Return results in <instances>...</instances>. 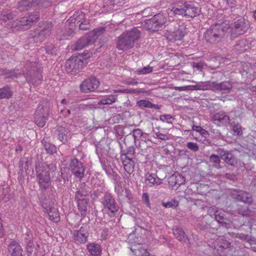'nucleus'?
Wrapping results in <instances>:
<instances>
[{"label":"nucleus","mask_w":256,"mask_h":256,"mask_svg":"<svg viewBox=\"0 0 256 256\" xmlns=\"http://www.w3.org/2000/svg\"><path fill=\"white\" fill-rule=\"evenodd\" d=\"M154 134L156 136V138L161 140H167L168 139V136L166 134H163L159 132H156L154 129H153Z\"/></svg>","instance_id":"obj_56"},{"label":"nucleus","mask_w":256,"mask_h":256,"mask_svg":"<svg viewBox=\"0 0 256 256\" xmlns=\"http://www.w3.org/2000/svg\"><path fill=\"white\" fill-rule=\"evenodd\" d=\"M34 244L32 243V244H26V250L28 254V256H30L34 251Z\"/></svg>","instance_id":"obj_60"},{"label":"nucleus","mask_w":256,"mask_h":256,"mask_svg":"<svg viewBox=\"0 0 256 256\" xmlns=\"http://www.w3.org/2000/svg\"><path fill=\"white\" fill-rule=\"evenodd\" d=\"M142 201L146 204V206L150 207V203L149 201V196L148 193L144 192L142 195Z\"/></svg>","instance_id":"obj_59"},{"label":"nucleus","mask_w":256,"mask_h":256,"mask_svg":"<svg viewBox=\"0 0 256 256\" xmlns=\"http://www.w3.org/2000/svg\"><path fill=\"white\" fill-rule=\"evenodd\" d=\"M16 14L10 10H4L2 12L0 19L4 22L14 19Z\"/></svg>","instance_id":"obj_40"},{"label":"nucleus","mask_w":256,"mask_h":256,"mask_svg":"<svg viewBox=\"0 0 256 256\" xmlns=\"http://www.w3.org/2000/svg\"><path fill=\"white\" fill-rule=\"evenodd\" d=\"M114 93L129 94V89L124 88V89L114 90Z\"/></svg>","instance_id":"obj_64"},{"label":"nucleus","mask_w":256,"mask_h":256,"mask_svg":"<svg viewBox=\"0 0 256 256\" xmlns=\"http://www.w3.org/2000/svg\"><path fill=\"white\" fill-rule=\"evenodd\" d=\"M40 16L37 12L27 14L20 20H16L12 22V28H17L18 30H27L30 29L34 22H38Z\"/></svg>","instance_id":"obj_6"},{"label":"nucleus","mask_w":256,"mask_h":256,"mask_svg":"<svg viewBox=\"0 0 256 256\" xmlns=\"http://www.w3.org/2000/svg\"><path fill=\"white\" fill-rule=\"evenodd\" d=\"M230 28V26L227 22H216L206 29L204 38L210 44H218L225 39Z\"/></svg>","instance_id":"obj_2"},{"label":"nucleus","mask_w":256,"mask_h":256,"mask_svg":"<svg viewBox=\"0 0 256 256\" xmlns=\"http://www.w3.org/2000/svg\"><path fill=\"white\" fill-rule=\"evenodd\" d=\"M140 36V32L137 28L122 33L118 38L116 48L119 50H126L133 48L134 42Z\"/></svg>","instance_id":"obj_5"},{"label":"nucleus","mask_w":256,"mask_h":256,"mask_svg":"<svg viewBox=\"0 0 256 256\" xmlns=\"http://www.w3.org/2000/svg\"><path fill=\"white\" fill-rule=\"evenodd\" d=\"M218 210H216L215 208H209L208 210V214L210 215L212 218L215 217V216L218 212Z\"/></svg>","instance_id":"obj_61"},{"label":"nucleus","mask_w":256,"mask_h":256,"mask_svg":"<svg viewBox=\"0 0 256 256\" xmlns=\"http://www.w3.org/2000/svg\"><path fill=\"white\" fill-rule=\"evenodd\" d=\"M203 82V90H210L214 92H220L222 94L229 93L232 88V85L228 80L217 83L215 82L208 81Z\"/></svg>","instance_id":"obj_11"},{"label":"nucleus","mask_w":256,"mask_h":256,"mask_svg":"<svg viewBox=\"0 0 256 256\" xmlns=\"http://www.w3.org/2000/svg\"><path fill=\"white\" fill-rule=\"evenodd\" d=\"M250 42L246 40H238L234 46V50L238 53L243 52L250 48Z\"/></svg>","instance_id":"obj_29"},{"label":"nucleus","mask_w":256,"mask_h":256,"mask_svg":"<svg viewBox=\"0 0 256 256\" xmlns=\"http://www.w3.org/2000/svg\"><path fill=\"white\" fill-rule=\"evenodd\" d=\"M120 160L122 162L124 161H130V160H134V158L128 156L126 153H124V150L122 151L120 154Z\"/></svg>","instance_id":"obj_57"},{"label":"nucleus","mask_w":256,"mask_h":256,"mask_svg":"<svg viewBox=\"0 0 256 256\" xmlns=\"http://www.w3.org/2000/svg\"><path fill=\"white\" fill-rule=\"evenodd\" d=\"M174 89L178 91H192L194 90H202L203 82H200L196 85H190L183 86H174Z\"/></svg>","instance_id":"obj_33"},{"label":"nucleus","mask_w":256,"mask_h":256,"mask_svg":"<svg viewBox=\"0 0 256 256\" xmlns=\"http://www.w3.org/2000/svg\"><path fill=\"white\" fill-rule=\"evenodd\" d=\"M160 119L162 122H168L172 124V120H173L172 117L168 114H163L160 116Z\"/></svg>","instance_id":"obj_52"},{"label":"nucleus","mask_w":256,"mask_h":256,"mask_svg":"<svg viewBox=\"0 0 256 256\" xmlns=\"http://www.w3.org/2000/svg\"><path fill=\"white\" fill-rule=\"evenodd\" d=\"M71 234L72 241L76 244H85L89 235L88 230L82 226L78 230L72 231Z\"/></svg>","instance_id":"obj_17"},{"label":"nucleus","mask_w":256,"mask_h":256,"mask_svg":"<svg viewBox=\"0 0 256 256\" xmlns=\"http://www.w3.org/2000/svg\"><path fill=\"white\" fill-rule=\"evenodd\" d=\"M55 134L60 141L64 143L70 136V132L67 128L59 126L55 132Z\"/></svg>","instance_id":"obj_27"},{"label":"nucleus","mask_w":256,"mask_h":256,"mask_svg":"<svg viewBox=\"0 0 256 256\" xmlns=\"http://www.w3.org/2000/svg\"><path fill=\"white\" fill-rule=\"evenodd\" d=\"M48 54L54 55L56 54V48L52 44H48L44 48Z\"/></svg>","instance_id":"obj_49"},{"label":"nucleus","mask_w":256,"mask_h":256,"mask_svg":"<svg viewBox=\"0 0 256 256\" xmlns=\"http://www.w3.org/2000/svg\"><path fill=\"white\" fill-rule=\"evenodd\" d=\"M230 126L232 128V130L234 132V134L240 136L242 134V130L241 126L238 122H232L230 123Z\"/></svg>","instance_id":"obj_43"},{"label":"nucleus","mask_w":256,"mask_h":256,"mask_svg":"<svg viewBox=\"0 0 256 256\" xmlns=\"http://www.w3.org/2000/svg\"><path fill=\"white\" fill-rule=\"evenodd\" d=\"M56 170V167L52 164H48L46 162H40L36 163V178L42 191L47 190L51 184L50 172H52Z\"/></svg>","instance_id":"obj_3"},{"label":"nucleus","mask_w":256,"mask_h":256,"mask_svg":"<svg viewBox=\"0 0 256 256\" xmlns=\"http://www.w3.org/2000/svg\"><path fill=\"white\" fill-rule=\"evenodd\" d=\"M136 106L140 108H150L152 106V103L148 100H141L137 102Z\"/></svg>","instance_id":"obj_47"},{"label":"nucleus","mask_w":256,"mask_h":256,"mask_svg":"<svg viewBox=\"0 0 256 256\" xmlns=\"http://www.w3.org/2000/svg\"><path fill=\"white\" fill-rule=\"evenodd\" d=\"M24 240L26 244H32L33 242V234L32 232L28 230L24 234Z\"/></svg>","instance_id":"obj_45"},{"label":"nucleus","mask_w":256,"mask_h":256,"mask_svg":"<svg viewBox=\"0 0 256 256\" xmlns=\"http://www.w3.org/2000/svg\"><path fill=\"white\" fill-rule=\"evenodd\" d=\"M42 110H43L42 108L38 109L34 113V122L40 127L44 126L48 116V113L42 114Z\"/></svg>","instance_id":"obj_24"},{"label":"nucleus","mask_w":256,"mask_h":256,"mask_svg":"<svg viewBox=\"0 0 256 256\" xmlns=\"http://www.w3.org/2000/svg\"><path fill=\"white\" fill-rule=\"evenodd\" d=\"M39 26L40 30L38 34V36L40 41H42L50 34L54 25L52 22L46 21L40 22Z\"/></svg>","instance_id":"obj_20"},{"label":"nucleus","mask_w":256,"mask_h":256,"mask_svg":"<svg viewBox=\"0 0 256 256\" xmlns=\"http://www.w3.org/2000/svg\"><path fill=\"white\" fill-rule=\"evenodd\" d=\"M250 24L248 21L244 18L236 20L232 30L230 38L234 40L238 36L244 34L248 29Z\"/></svg>","instance_id":"obj_14"},{"label":"nucleus","mask_w":256,"mask_h":256,"mask_svg":"<svg viewBox=\"0 0 256 256\" xmlns=\"http://www.w3.org/2000/svg\"><path fill=\"white\" fill-rule=\"evenodd\" d=\"M168 14L158 13L145 21V26L148 30L156 32L160 30L167 23Z\"/></svg>","instance_id":"obj_9"},{"label":"nucleus","mask_w":256,"mask_h":256,"mask_svg":"<svg viewBox=\"0 0 256 256\" xmlns=\"http://www.w3.org/2000/svg\"><path fill=\"white\" fill-rule=\"evenodd\" d=\"M170 9L175 15L189 18H194L201 13L199 4L194 1H177L170 5Z\"/></svg>","instance_id":"obj_1"},{"label":"nucleus","mask_w":256,"mask_h":256,"mask_svg":"<svg viewBox=\"0 0 256 256\" xmlns=\"http://www.w3.org/2000/svg\"><path fill=\"white\" fill-rule=\"evenodd\" d=\"M162 205L166 208H174L178 205V202L176 200L172 199L168 202H162Z\"/></svg>","instance_id":"obj_46"},{"label":"nucleus","mask_w":256,"mask_h":256,"mask_svg":"<svg viewBox=\"0 0 256 256\" xmlns=\"http://www.w3.org/2000/svg\"><path fill=\"white\" fill-rule=\"evenodd\" d=\"M173 234L176 238L180 242H186L188 238L184 230L177 226L174 228Z\"/></svg>","instance_id":"obj_37"},{"label":"nucleus","mask_w":256,"mask_h":256,"mask_svg":"<svg viewBox=\"0 0 256 256\" xmlns=\"http://www.w3.org/2000/svg\"><path fill=\"white\" fill-rule=\"evenodd\" d=\"M70 168L72 173L77 178L82 180L84 176L85 166L78 158L71 160Z\"/></svg>","instance_id":"obj_15"},{"label":"nucleus","mask_w":256,"mask_h":256,"mask_svg":"<svg viewBox=\"0 0 256 256\" xmlns=\"http://www.w3.org/2000/svg\"><path fill=\"white\" fill-rule=\"evenodd\" d=\"M100 85L99 80L96 77L92 76L84 80L80 84V88L83 92H94Z\"/></svg>","instance_id":"obj_16"},{"label":"nucleus","mask_w":256,"mask_h":256,"mask_svg":"<svg viewBox=\"0 0 256 256\" xmlns=\"http://www.w3.org/2000/svg\"><path fill=\"white\" fill-rule=\"evenodd\" d=\"M152 71V68L148 66L142 68H139L136 70V73L138 74H146L150 73Z\"/></svg>","instance_id":"obj_48"},{"label":"nucleus","mask_w":256,"mask_h":256,"mask_svg":"<svg viewBox=\"0 0 256 256\" xmlns=\"http://www.w3.org/2000/svg\"><path fill=\"white\" fill-rule=\"evenodd\" d=\"M90 22L88 20H87L84 18V20L80 22L79 24V28L82 30H86L90 28Z\"/></svg>","instance_id":"obj_50"},{"label":"nucleus","mask_w":256,"mask_h":256,"mask_svg":"<svg viewBox=\"0 0 256 256\" xmlns=\"http://www.w3.org/2000/svg\"><path fill=\"white\" fill-rule=\"evenodd\" d=\"M237 212L243 216H250V211L249 208L244 206H239L236 210Z\"/></svg>","instance_id":"obj_44"},{"label":"nucleus","mask_w":256,"mask_h":256,"mask_svg":"<svg viewBox=\"0 0 256 256\" xmlns=\"http://www.w3.org/2000/svg\"><path fill=\"white\" fill-rule=\"evenodd\" d=\"M12 96V92L8 87L6 86L0 88V100L3 98H10Z\"/></svg>","instance_id":"obj_41"},{"label":"nucleus","mask_w":256,"mask_h":256,"mask_svg":"<svg viewBox=\"0 0 256 256\" xmlns=\"http://www.w3.org/2000/svg\"><path fill=\"white\" fill-rule=\"evenodd\" d=\"M117 100V96L111 95L108 97H105L99 100L98 102V105H110L115 102Z\"/></svg>","instance_id":"obj_39"},{"label":"nucleus","mask_w":256,"mask_h":256,"mask_svg":"<svg viewBox=\"0 0 256 256\" xmlns=\"http://www.w3.org/2000/svg\"><path fill=\"white\" fill-rule=\"evenodd\" d=\"M144 91L143 90H142L132 89V88L129 89V94H140L144 93Z\"/></svg>","instance_id":"obj_63"},{"label":"nucleus","mask_w":256,"mask_h":256,"mask_svg":"<svg viewBox=\"0 0 256 256\" xmlns=\"http://www.w3.org/2000/svg\"><path fill=\"white\" fill-rule=\"evenodd\" d=\"M218 152L220 158L226 164L235 166L238 164V160L234 157L232 152L224 150L223 148H220Z\"/></svg>","instance_id":"obj_21"},{"label":"nucleus","mask_w":256,"mask_h":256,"mask_svg":"<svg viewBox=\"0 0 256 256\" xmlns=\"http://www.w3.org/2000/svg\"><path fill=\"white\" fill-rule=\"evenodd\" d=\"M0 74L4 75L6 78H17L20 74V72H17L15 70H9L6 68L0 70Z\"/></svg>","instance_id":"obj_38"},{"label":"nucleus","mask_w":256,"mask_h":256,"mask_svg":"<svg viewBox=\"0 0 256 256\" xmlns=\"http://www.w3.org/2000/svg\"><path fill=\"white\" fill-rule=\"evenodd\" d=\"M230 196L232 198L245 204H250L252 202V195L243 190H233L231 192Z\"/></svg>","instance_id":"obj_18"},{"label":"nucleus","mask_w":256,"mask_h":256,"mask_svg":"<svg viewBox=\"0 0 256 256\" xmlns=\"http://www.w3.org/2000/svg\"><path fill=\"white\" fill-rule=\"evenodd\" d=\"M186 146L189 150L194 152H197L199 150L198 145L195 142H188Z\"/></svg>","instance_id":"obj_55"},{"label":"nucleus","mask_w":256,"mask_h":256,"mask_svg":"<svg viewBox=\"0 0 256 256\" xmlns=\"http://www.w3.org/2000/svg\"><path fill=\"white\" fill-rule=\"evenodd\" d=\"M230 246V243L224 236H219L213 243L215 253L220 256H222V253Z\"/></svg>","instance_id":"obj_19"},{"label":"nucleus","mask_w":256,"mask_h":256,"mask_svg":"<svg viewBox=\"0 0 256 256\" xmlns=\"http://www.w3.org/2000/svg\"><path fill=\"white\" fill-rule=\"evenodd\" d=\"M73 31L70 28H67L64 30V32L61 34L62 39H68L70 37L72 34Z\"/></svg>","instance_id":"obj_51"},{"label":"nucleus","mask_w":256,"mask_h":256,"mask_svg":"<svg viewBox=\"0 0 256 256\" xmlns=\"http://www.w3.org/2000/svg\"><path fill=\"white\" fill-rule=\"evenodd\" d=\"M104 30H105L103 28H98L95 31L80 38L74 44V50H79L88 46L92 44Z\"/></svg>","instance_id":"obj_10"},{"label":"nucleus","mask_w":256,"mask_h":256,"mask_svg":"<svg viewBox=\"0 0 256 256\" xmlns=\"http://www.w3.org/2000/svg\"><path fill=\"white\" fill-rule=\"evenodd\" d=\"M42 143L48 154H52L56 152V146L48 140L47 138H44L42 140Z\"/></svg>","instance_id":"obj_35"},{"label":"nucleus","mask_w":256,"mask_h":256,"mask_svg":"<svg viewBox=\"0 0 256 256\" xmlns=\"http://www.w3.org/2000/svg\"><path fill=\"white\" fill-rule=\"evenodd\" d=\"M124 170L126 172L125 174V176L128 178L130 174H132L134 170V160L130 161H124L122 162Z\"/></svg>","instance_id":"obj_36"},{"label":"nucleus","mask_w":256,"mask_h":256,"mask_svg":"<svg viewBox=\"0 0 256 256\" xmlns=\"http://www.w3.org/2000/svg\"><path fill=\"white\" fill-rule=\"evenodd\" d=\"M143 134V132L140 129H136L133 130V136L135 138H140Z\"/></svg>","instance_id":"obj_62"},{"label":"nucleus","mask_w":256,"mask_h":256,"mask_svg":"<svg viewBox=\"0 0 256 256\" xmlns=\"http://www.w3.org/2000/svg\"><path fill=\"white\" fill-rule=\"evenodd\" d=\"M87 64V60L78 57L69 58L66 63V70L73 75L78 74Z\"/></svg>","instance_id":"obj_12"},{"label":"nucleus","mask_w":256,"mask_h":256,"mask_svg":"<svg viewBox=\"0 0 256 256\" xmlns=\"http://www.w3.org/2000/svg\"><path fill=\"white\" fill-rule=\"evenodd\" d=\"M214 218L218 222L227 229L232 226L231 220L230 218L226 217V214L224 212L218 211L215 216Z\"/></svg>","instance_id":"obj_28"},{"label":"nucleus","mask_w":256,"mask_h":256,"mask_svg":"<svg viewBox=\"0 0 256 256\" xmlns=\"http://www.w3.org/2000/svg\"><path fill=\"white\" fill-rule=\"evenodd\" d=\"M146 180L149 182L148 184H149L150 186L154 185L158 186L162 183L161 180L155 174L147 173L146 174Z\"/></svg>","instance_id":"obj_34"},{"label":"nucleus","mask_w":256,"mask_h":256,"mask_svg":"<svg viewBox=\"0 0 256 256\" xmlns=\"http://www.w3.org/2000/svg\"><path fill=\"white\" fill-rule=\"evenodd\" d=\"M101 203L103 206V210L111 218L116 216L119 206L112 194L106 192L101 199Z\"/></svg>","instance_id":"obj_8"},{"label":"nucleus","mask_w":256,"mask_h":256,"mask_svg":"<svg viewBox=\"0 0 256 256\" xmlns=\"http://www.w3.org/2000/svg\"><path fill=\"white\" fill-rule=\"evenodd\" d=\"M185 182V178L181 174H174L168 178V183L172 186L179 187Z\"/></svg>","instance_id":"obj_30"},{"label":"nucleus","mask_w":256,"mask_h":256,"mask_svg":"<svg viewBox=\"0 0 256 256\" xmlns=\"http://www.w3.org/2000/svg\"><path fill=\"white\" fill-rule=\"evenodd\" d=\"M25 69L27 70L26 78L28 83L33 85L40 84L42 80L41 70L38 68V64L36 62H27L25 66Z\"/></svg>","instance_id":"obj_7"},{"label":"nucleus","mask_w":256,"mask_h":256,"mask_svg":"<svg viewBox=\"0 0 256 256\" xmlns=\"http://www.w3.org/2000/svg\"><path fill=\"white\" fill-rule=\"evenodd\" d=\"M40 202L44 212L48 214L50 220L54 222H58L60 216L58 208L54 206V202L46 198L40 199Z\"/></svg>","instance_id":"obj_13"},{"label":"nucleus","mask_w":256,"mask_h":256,"mask_svg":"<svg viewBox=\"0 0 256 256\" xmlns=\"http://www.w3.org/2000/svg\"><path fill=\"white\" fill-rule=\"evenodd\" d=\"M220 156L216 154H212L210 157V162L212 164L213 166L216 168H221L220 165Z\"/></svg>","instance_id":"obj_42"},{"label":"nucleus","mask_w":256,"mask_h":256,"mask_svg":"<svg viewBox=\"0 0 256 256\" xmlns=\"http://www.w3.org/2000/svg\"><path fill=\"white\" fill-rule=\"evenodd\" d=\"M85 17V14L82 11L76 12L66 21L68 24H78L79 25Z\"/></svg>","instance_id":"obj_32"},{"label":"nucleus","mask_w":256,"mask_h":256,"mask_svg":"<svg viewBox=\"0 0 256 256\" xmlns=\"http://www.w3.org/2000/svg\"><path fill=\"white\" fill-rule=\"evenodd\" d=\"M130 250L135 256H150V255L147 249L141 244H132Z\"/></svg>","instance_id":"obj_25"},{"label":"nucleus","mask_w":256,"mask_h":256,"mask_svg":"<svg viewBox=\"0 0 256 256\" xmlns=\"http://www.w3.org/2000/svg\"><path fill=\"white\" fill-rule=\"evenodd\" d=\"M86 248L92 256H101L102 250L100 246L95 242L88 244Z\"/></svg>","instance_id":"obj_31"},{"label":"nucleus","mask_w":256,"mask_h":256,"mask_svg":"<svg viewBox=\"0 0 256 256\" xmlns=\"http://www.w3.org/2000/svg\"><path fill=\"white\" fill-rule=\"evenodd\" d=\"M247 74L252 76L253 78H256V63L254 64H250Z\"/></svg>","instance_id":"obj_54"},{"label":"nucleus","mask_w":256,"mask_h":256,"mask_svg":"<svg viewBox=\"0 0 256 256\" xmlns=\"http://www.w3.org/2000/svg\"><path fill=\"white\" fill-rule=\"evenodd\" d=\"M212 121L214 124L226 126L230 123V118L226 112H220L214 114Z\"/></svg>","instance_id":"obj_22"},{"label":"nucleus","mask_w":256,"mask_h":256,"mask_svg":"<svg viewBox=\"0 0 256 256\" xmlns=\"http://www.w3.org/2000/svg\"><path fill=\"white\" fill-rule=\"evenodd\" d=\"M8 252L10 256H24L23 250L20 244L12 240L8 246Z\"/></svg>","instance_id":"obj_23"},{"label":"nucleus","mask_w":256,"mask_h":256,"mask_svg":"<svg viewBox=\"0 0 256 256\" xmlns=\"http://www.w3.org/2000/svg\"><path fill=\"white\" fill-rule=\"evenodd\" d=\"M90 193L89 187L84 182L79 184L75 192L74 200L77 203L81 216L84 218L87 214Z\"/></svg>","instance_id":"obj_4"},{"label":"nucleus","mask_w":256,"mask_h":256,"mask_svg":"<svg viewBox=\"0 0 256 256\" xmlns=\"http://www.w3.org/2000/svg\"><path fill=\"white\" fill-rule=\"evenodd\" d=\"M236 238L244 240L246 242H249L251 240L250 236L248 235L242 233H238L235 235Z\"/></svg>","instance_id":"obj_53"},{"label":"nucleus","mask_w":256,"mask_h":256,"mask_svg":"<svg viewBox=\"0 0 256 256\" xmlns=\"http://www.w3.org/2000/svg\"><path fill=\"white\" fill-rule=\"evenodd\" d=\"M186 34V28L182 26H178V28L169 36L170 40H182Z\"/></svg>","instance_id":"obj_26"},{"label":"nucleus","mask_w":256,"mask_h":256,"mask_svg":"<svg viewBox=\"0 0 256 256\" xmlns=\"http://www.w3.org/2000/svg\"><path fill=\"white\" fill-rule=\"evenodd\" d=\"M122 83L134 86L138 84V82L134 79L130 78L128 79L124 80L122 81Z\"/></svg>","instance_id":"obj_58"}]
</instances>
